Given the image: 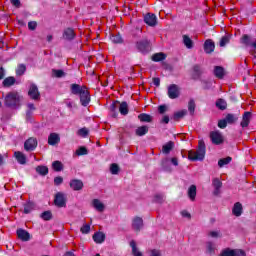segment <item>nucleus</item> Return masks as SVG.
Wrapping results in <instances>:
<instances>
[{
	"label": "nucleus",
	"mask_w": 256,
	"mask_h": 256,
	"mask_svg": "<svg viewBox=\"0 0 256 256\" xmlns=\"http://www.w3.org/2000/svg\"><path fill=\"white\" fill-rule=\"evenodd\" d=\"M5 78V68L0 67V81Z\"/></svg>",
	"instance_id": "nucleus-64"
},
{
	"label": "nucleus",
	"mask_w": 256,
	"mask_h": 256,
	"mask_svg": "<svg viewBox=\"0 0 256 256\" xmlns=\"http://www.w3.org/2000/svg\"><path fill=\"white\" fill-rule=\"evenodd\" d=\"M54 205H56V207H66L67 198H65L64 193H62V192L56 193L55 198H54Z\"/></svg>",
	"instance_id": "nucleus-5"
},
{
	"label": "nucleus",
	"mask_w": 256,
	"mask_h": 256,
	"mask_svg": "<svg viewBox=\"0 0 256 256\" xmlns=\"http://www.w3.org/2000/svg\"><path fill=\"white\" fill-rule=\"evenodd\" d=\"M136 49L140 51V53H149L151 51V41L147 38L137 41Z\"/></svg>",
	"instance_id": "nucleus-4"
},
{
	"label": "nucleus",
	"mask_w": 256,
	"mask_h": 256,
	"mask_svg": "<svg viewBox=\"0 0 256 256\" xmlns=\"http://www.w3.org/2000/svg\"><path fill=\"white\" fill-rule=\"evenodd\" d=\"M152 81H153V85H155V87H159V85H161V79L160 78L155 77V78L152 79Z\"/></svg>",
	"instance_id": "nucleus-62"
},
{
	"label": "nucleus",
	"mask_w": 256,
	"mask_h": 256,
	"mask_svg": "<svg viewBox=\"0 0 256 256\" xmlns=\"http://www.w3.org/2000/svg\"><path fill=\"white\" fill-rule=\"evenodd\" d=\"M63 39L66 41H73L75 39V30L72 28H67L63 32Z\"/></svg>",
	"instance_id": "nucleus-19"
},
{
	"label": "nucleus",
	"mask_w": 256,
	"mask_h": 256,
	"mask_svg": "<svg viewBox=\"0 0 256 256\" xmlns=\"http://www.w3.org/2000/svg\"><path fill=\"white\" fill-rule=\"evenodd\" d=\"M226 122L229 123V125H233V123H235L239 117H237V115L235 114H227L226 117Z\"/></svg>",
	"instance_id": "nucleus-40"
},
{
	"label": "nucleus",
	"mask_w": 256,
	"mask_h": 256,
	"mask_svg": "<svg viewBox=\"0 0 256 256\" xmlns=\"http://www.w3.org/2000/svg\"><path fill=\"white\" fill-rule=\"evenodd\" d=\"M154 201H155V203H163V201H165V195H163V194H156L154 196Z\"/></svg>",
	"instance_id": "nucleus-52"
},
{
	"label": "nucleus",
	"mask_w": 256,
	"mask_h": 256,
	"mask_svg": "<svg viewBox=\"0 0 256 256\" xmlns=\"http://www.w3.org/2000/svg\"><path fill=\"white\" fill-rule=\"evenodd\" d=\"M54 73H55V76L58 78L65 76V72H63V70H54Z\"/></svg>",
	"instance_id": "nucleus-60"
},
{
	"label": "nucleus",
	"mask_w": 256,
	"mask_h": 256,
	"mask_svg": "<svg viewBox=\"0 0 256 256\" xmlns=\"http://www.w3.org/2000/svg\"><path fill=\"white\" fill-rule=\"evenodd\" d=\"M28 95L34 101H39V99H41V94L39 93V88H37V85H35V84H32L30 86Z\"/></svg>",
	"instance_id": "nucleus-7"
},
{
	"label": "nucleus",
	"mask_w": 256,
	"mask_h": 256,
	"mask_svg": "<svg viewBox=\"0 0 256 256\" xmlns=\"http://www.w3.org/2000/svg\"><path fill=\"white\" fill-rule=\"evenodd\" d=\"M36 173H39V175H47L49 173V168L47 166H37L36 167Z\"/></svg>",
	"instance_id": "nucleus-44"
},
{
	"label": "nucleus",
	"mask_w": 256,
	"mask_h": 256,
	"mask_svg": "<svg viewBox=\"0 0 256 256\" xmlns=\"http://www.w3.org/2000/svg\"><path fill=\"white\" fill-rule=\"evenodd\" d=\"M112 43H123V37H121V34H112L110 37Z\"/></svg>",
	"instance_id": "nucleus-43"
},
{
	"label": "nucleus",
	"mask_w": 256,
	"mask_h": 256,
	"mask_svg": "<svg viewBox=\"0 0 256 256\" xmlns=\"http://www.w3.org/2000/svg\"><path fill=\"white\" fill-rule=\"evenodd\" d=\"M25 151H35L37 149V139L36 138H29L24 143Z\"/></svg>",
	"instance_id": "nucleus-10"
},
{
	"label": "nucleus",
	"mask_w": 256,
	"mask_h": 256,
	"mask_svg": "<svg viewBox=\"0 0 256 256\" xmlns=\"http://www.w3.org/2000/svg\"><path fill=\"white\" fill-rule=\"evenodd\" d=\"M240 43L242 45H245V47H252V49L249 50V54L256 59V40L253 41V38L251 36L244 34L240 38Z\"/></svg>",
	"instance_id": "nucleus-3"
},
{
	"label": "nucleus",
	"mask_w": 256,
	"mask_h": 256,
	"mask_svg": "<svg viewBox=\"0 0 256 256\" xmlns=\"http://www.w3.org/2000/svg\"><path fill=\"white\" fill-rule=\"evenodd\" d=\"M138 119L142 122V123H151V121H153V117L149 114H145L142 113L138 116Z\"/></svg>",
	"instance_id": "nucleus-33"
},
{
	"label": "nucleus",
	"mask_w": 256,
	"mask_h": 256,
	"mask_svg": "<svg viewBox=\"0 0 256 256\" xmlns=\"http://www.w3.org/2000/svg\"><path fill=\"white\" fill-rule=\"evenodd\" d=\"M14 157L20 165H25L27 163V156H25L23 152H20V151L14 152Z\"/></svg>",
	"instance_id": "nucleus-20"
},
{
	"label": "nucleus",
	"mask_w": 256,
	"mask_h": 256,
	"mask_svg": "<svg viewBox=\"0 0 256 256\" xmlns=\"http://www.w3.org/2000/svg\"><path fill=\"white\" fill-rule=\"evenodd\" d=\"M144 22L146 25H149V27H155V25H157V16H155V14L148 13L144 16Z\"/></svg>",
	"instance_id": "nucleus-11"
},
{
	"label": "nucleus",
	"mask_w": 256,
	"mask_h": 256,
	"mask_svg": "<svg viewBox=\"0 0 256 256\" xmlns=\"http://www.w3.org/2000/svg\"><path fill=\"white\" fill-rule=\"evenodd\" d=\"M119 112L121 115H128L129 114V104L127 102H121L119 105Z\"/></svg>",
	"instance_id": "nucleus-31"
},
{
	"label": "nucleus",
	"mask_w": 256,
	"mask_h": 256,
	"mask_svg": "<svg viewBox=\"0 0 256 256\" xmlns=\"http://www.w3.org/2000/svg\"><path fill=\"white\" fill-rule=\"evenodd\" d=\"M17 236H18V238L21 239V241H29V239H30L29 232H27L23 229L17 230Z\"/></svg>",
	"instance_id": "nucleus-26"
},
{
	"label": "nucleus",
	"mask_w": 256,
	"mask_h": 256,
	"mask_svg": "<svg viewBox=\"0 0 256 256\" xmlns=\"http://www.w3.org/2000/svg\"><path fill=\"white\" fill-rule=\"evenodd\" d=\"M212 185L214 187V195H219V193H221V187H223V183L221 182V180H219V178H214L212 181Z\"/></svg>",
	"instance_id": "nucleus-22"
},
{
	"label": "nucleus",
	"mask_w": 256,
	"mask_h": 256,
	"mask_svg": "<svg viewBox=\"0 0 256 256\" xmlns=\"http://www.w3.org/2000/svg\"><path fill=\"white\" fill-rule=\"evenodd\" d=\"M81 233L87 234L89 233V231H91V225L89 224H84L81 228H80Z\"/></svg>",
	"instance_id": "nucleus-53"
},
{
	"label": "nucleus",
	"mask_w": 256,
	"mask_h": 256,
	"mask_svg": "<svg viewBox=\"0 0 256 256\" xmlns=\"http://www.w3.org/2000/svg\"><path fill=\"white\" fill-rule=\"evenodd\" d=\"M227 120L224 118L222 120L218 121V127L219 129H225V127H227Z\"/></svg>",
	"instance_id": "nucleus-55"
},
{
	"label": "nucleus",
	"mask_w": 256,
	"mask_h": 256,
	"mask_svg": "<svg viewBox=\"0 0 256 256\" xmlns=\"http://www.w3.org/2000/svg\"><path fill=\"white\" fill-rule=\"evenodd\" d=\"M21 101H23V96H21L17 91H11L6 94L4 98V105L11 109H16V107L21 106Z\"/></svg>",
	"instance_id": "nucleus-1"
},
{
	"label": "nucleus",
	"mask_w": 256,
	"mask_h": 256,
	"mask_svg": "<svg viewBox=\"0 0 256 256\" xmlns=\"http://www.w3.org/2000/svg\"><path fill=\"white\" fill-rule=\"evenodd\" d=\"M110 173L112 175H119V165H117L116 163L111 164Z\"/></svg>",
	"instance_id": "nucleus-48"
},
{
	"label": "nucleus",
	"mask_w": 256,
	"mask_h": 256,
	"mask_svg": "<svg viewBox=\"0 0 256 256\" xmlns=\"http://www.w3.org/2000/svg\"><path fill=\"white\" fill-rule=\"evenodd\" d=\"M60 141H61V137H59V134L57 133H51L48 136V145L55 146V145H58Z\"/></svg>",
	"instance_id": "nucleus-18"
},
{
	"label": "nucleus",
	"mask_w": 256,
	"mask_h": 256,
	"mask_svg": "<svg viewBox=\"0 0 256 256\" xmlns=\"http://www.w3.org/2000/svg\"><path fill=\"white\" fill-rule=\"evenodd\" d=\"M87 89V86H81L79 84H71L70 91L72 95H79Z\"/></svg>",
	"instance_id": "nucleus-14"
},
{
	"label": "nucleus",
	"mask_w": 256,
	"mask_h": 256,
	"mask_svg": "<svg viewBox=\"0 0 256 256\" xmlns=\"http://www.w3.org/2000/svg\"><path fill=\"white\" fill-rule=\"evenodd\" d=\"M167 111V106L166 105H160L158 107V113H160V115H163V113H165Z\"/></svg>",
	"instance_id": "nucleus-59"
},
{
	"label": "nucleus",
	"mask_w": 256,
	"mask_h": 256,
	"mask_svg": "<svg viewBox=\"0 0 256 256\" xmlns=\"http://www.w3.org/2000/svg\"><path fill=\"white\" fill-rule=\"evenodd\" d=\"M79 97L80 103L83 107H87L91 102V96L89 95V90L87 88L79 94Z\"/></svg>",
	"instance_id": "nucleus-8"
},
{
	"label": "nucleus",
	"mask_w": 256,
	"mask_h": 256,
	"mask_svg": "<svg viewBox=\"0 0 256 256\" xmlns=\"http://www.w3.org/2000/svg\"><path fill=\"white\" fill-rule=\"evenodd\" d=\"M174 147H175V143L173 141H169L168 143L162 146V153H164V155H169V153L173 151Z\"/></svg>",
	"instance_id": "nucleus-24"
},
{
	"label": "nucleus",
	"mask_w": 256,
	"mask_h": 256,
	"mask_svg": "<svg viewBox=\"0 0 256 256\" xmlns=\"http://www.w3.org/2000/svg\"><path fill=\"white\" fill-rule=\"evenodd\" d=\"M52 217H53V214L51 213V211H45L41 214V218L44 221H51Z\"/></svg>",
	"instance_id": "nucleus-47"
},
{
	"label": "nucleus",
	"mask_w": 256,
	"mask_h": 256,
	"mask_svg": "<svg viewBox=\"0 0 256 256\" xmlns=\"http://www.w3.org/2000/svg\"><path fill=\"white\" fill-rule=\"evenodd\" d=\"M183 43L187 49H193V40L187 35H183Z\"/></svg>",
	"instance_id": "nucleus-37"
},
{
	"label": "nucleus",
	"mask_w": 256,
	"mask_h": 256,
	"mask_svg": "<svg viewBox=\"0 0 256 256\" xmlns=\"http://www.w3.org/2000/svg\"><path fill=\"white\" fill-rule=\"evenodd\" d=\"M77 135H79V137H87L89 130L87 128H81L78 130Z\"/></svg>",
	"instance_id": "nucleus-51"
},
{
	"label": "nucleus",
	"mask_w": 256,
	"mask_h": 256,
	"mask_svg": "<svg viewBox=\"0 0 256 256\" xmlns=\"http://www.w3.org/2000/svg\"><path fill=\"white\" fill-rule=\"evenodd\" d=\"M26 71H27V66H25V64H18L16 68L17 77H22L23 75H25Z\"/></svg>",
	"instance_id": "nucleus-32"
},
{
	"label": "nucleus",
	"mask_w": 256,
	"mask_h": 256,
	"mask_svg": "<svg viewBox=\"0 0 256 256\" xmlns=\"http://www.w3.org/2000/svg\"><path fill=\"white\" fill-rule=\"evenodd\" d=\"M206 251L208 255H215V244L213 242H207Z\"/></svg>",
	"instance_id": "nucleus-39"
},
{
	"label": "nucleus",
	"mask_w": 256,
	"mask_h": 256,
	"mask_svg": "<svg viewBox=\"0 0 256 256\" xmlns=\"http://www.w3.org/2000/svg\"><path fill=\"white\" fill-rule=\"evenodd\" d=\"M216 107L220 109V111H225V109H227V102L220 98L216 101Z\"/></svg>",
	"instance_id": "nucleus-38"
},
{
	"label": "nucleus",
	"mask_w": 256,
	"mask_h": 256,
	"mask_svg": "<svg viewBox=\"0 0 256 256\" xmlns=\"http://www.w3.org/2000/svg\"><path fill=\"white\" fill-rule=\"evenodd\" d=\"M52 168L54 169V171L57 172L63 171V163H61V161L56 160L52 163Z\"/></svg>",
	"instance_id": "nucleus-45"
},
{
	"label": "nucleus",
	"mask_w": 256,
	"mask_h": 256,
	"mask_svg": "<svg viewBox=\"0 0 256 256\" xmlns=\"http://www.w3.org/2000/svg\"><path fill=\"white\" fill-rule=\"evenodd\" d=\"M209 136L213 145H221L224 141L223 134L219 131H212Z\"/></svg>",
	"instance_id": "nucleus-6"
},
{
	"label": "nucleus",
	"mask_w": 256,
	"mask_h": 256,
	"mask_svg": "<svg viewBox=\"0 0 256 256\" xmlns=\"http://www.w3.org/2000/svg\"><path fill=\"white\" fill-rule=\"evenodd\" d=\"M214 75L218 79H223V77H225V70L221 66H215Z\"/></svg>",
	"instance_id": "nucleus-29"
},
{
	"label": "nucleus",
	"mask_w": 256,
	"mask_h": 256,
	"mask_svg": "<svg viewBox=\"0 0 256 256\" xmlns=\"http://www.w3.org/2000/svg\"><path fill=\"white\" fill-rule=\"evenodd\" d=\"M150 256H161V251L157 249H153L150 251Z\"/></svg>",
	"instance_id": "nucleus-61"
},
{
	"label": "nucleus",
	"mask_w": 256,
	"mask_h": 256,
	"mask_svg": "<svg viewBox=\"0 0 256 256\" xmlns=\"http://www.w3.org/2000/svg\"><path fill=\"white\" fill-rule=\"evenodd\" d=\"M62 183H63V177L57 176V177L54 178V185L59 186V185H61Z\"/></svg>",
	"instance_id": "nucleus-58"
},
{
	"label": "nucleus",
	"mask_w": 256,
	"mask_h": 256,
	"mask_svg": "<svg viewBox=\"0 0 256 256\" xmlns=\"http://www.w3.org/2000/svg\"><path fill=\"white\" fill-rule=\"evenodd\" d=\"M130 247L132 248L133 256H143V253H141V251H139V248H137V242H135V240H132L130 242Z\"/></svg>",
	"instance_id": "nucleus-27"
},
{
	"label": "nucleus",
	"mask_w": 256,
	"mask_h": 256,
	"mask_svg": "<svg viewBox=\"0 0 256 256\" xmlns=\"http://www.w3.org/2000/svg\"><path fill=\"white\" fill-rule=\"evenodd\" d=\"M229 41H231V36L229 35H225L220 39V47H225V45H227V43H229Z\"/></svg>",
	"instance_id": "nucleus-46"
},
{
	"label": "nucleus",
	"mask_w": 256,
	"mask_h": 256,
	"mask_svg": "<svg viewBox=\"0 0 256 256\" xmlns=\"http://www.w3.org/2000/svg\"><path fill=\"white\" fill-rule=\"evenodd\" d=\"M231 161H233V158H231L229 156L226 158H222L218 161V166L225 167V165H229V163H231Z\"/></svg>",
	"instance_id": "nucleus-41"
},
{
	"label": "nucleus",
	"mask_w": 256,
	"mask_h": 256,
	"mask_svg": "<svg viewBox=\"0 0 256 256\" xmlns=\"http://www.w3.org/2000/svg\"><path fill=\"white\" fill-rule=\"evenodd\" d=\"M92 205L96 211H99V213H103L105 211V204H103L99 199H94L92 201Z\"/></svg>",
	"instance_id": "nucleus-23"
},
{
	"label": "nucleus",
	"mask_w": 256,
	"mask_h": 256,
	"mask_svg": "<svg viewBox=\"0 0 256 256\" xmlns=\"http://www.w3.org/2000/svg\"><path fill=\"white\" fill-rule=\"evenodd\" d=\"M185 115H187V110L178 111V112L174 113L173 120L181 121V119H183L185 117Z\"/></svg>",
	"instance_id": "nucleus-36"
},
{
	"label": "nucleus",
	"mask_w": 256,
	"mask_h": 256,
	"mask_svg": "<svg viewBox=\"0 0 256 256\" xmlns=\"http://www.w3.org/2000/svg\"><path fill=\"white\" fill-rule=\"evenodd\" d=\"M135 133L138 137H143V135H147V133H149V127L148 126H140L136 129Z\"/></svg>",
	"instance_id": "nucleus-30"
},
{
	"label": "nucleus",
	"mask_w": 256,
	"mask_h": 256,
	"mask_svg": "<svg viewBox=\"0 0 256 256\" xmlns=\"http://www.w3.org/2000/svg\"><path fill=\"white\" fill-rule=\"evenodd\" d=\"M251 117H252L251 112H244L242 116V121L240 123L241 127L243 128L249 127V123H251Z\"/></svg>",
	"instance_id": "nucleus-17"
},
{
	"label": "nucleus",
	"mask_w": 256,
	"mask_h": 256,
	"mask_svg": "<svg viewBox=\"0 0 256 256\" xmlns=\"http://www.w3.org/2000/svg\"><path fill=\"white\" fill-rule=\"evenodd\" d=\"M89 151L85 146H81L79 149L76 150V155L81 156V155H87Z\"/></svg>",
	"instance_id": "nucleus-49"
},
{
	"label": "nucleus",
	"mask_w": 256,
	"mask_h": 256,
	"mask_svg": "<svg viewBox=\"0 0 256 256\" xmlns=\"http://www.w3.org/2000/svg\"><path fill=\"white\" fill-rule=\"evenodd\" d=\"M188 197L190 200L195 201V197H197V186L191 185L188 189Z\"/></svg>",
	"instance_id": "nucleus-28"
},
{
	"label": "nucleus",
	"mask_w": 256,
	"mask_h": 256,
	"mask_svg": "<svg viewBox=\"0 0 256 256\" xmlns=\"http://www.w3.org/2000/svg\"><path fill=\"white\" fill-rule=\"evenodd\" d=\"M167 59V55L163 52L156 53L152 56V61H155L156 63L159 61H165Z\"/></svg>",
	"instance_id": "nucleus-34"
},
{
	"label": "nucleus",
	"mask_w": 256,
	"mask_h": 256,
	"mask_svg": "<svg viewBox=\"0 0 256 256\" xmlns=\"http://www.w3.org/2000/svg\"><path fill=\"white\" fill-rule=\"evenodd\" d=\"M179 95H181V93L179 92V86H177V84H172L168 87V97L170 99H177Z\"/></svg>",
	"instance_id": "nucleus-9"
},
{
	"label": "nucleus",
	"mask_w": 256,
	"mask_h": 256,
	"mask_svg": "<svg viewBox=\"0 0 256 256\" xmlns=\"http://www.w3.org/2000/svg\"><path fill=\"white\" fill-rule=\"evenodd\" d=\"M27 107H28V111H27V117H29L31 115V111H35V104L33 103H28L27 104Z\"/></svg>",
	"instance_id": "nucleus-57"
},
{
	"label": "nucleus",
	"mask_w": 256,
	"mask_h": 256,
	"mask_svg": "<svg viewBox=\"0 0 256 256\" xmlns=\"http://www.w3.org/2000/svg\"><path fill=\"white\" fill-rule=\"evenodd\" d=\"M15 83H17V79L13 76H9L3 80L2 85L3 87H13Z\"/></svg>",
	"instance_id": "nucleus-25"
},
{
	"label": "nucleus",
	"mask_w": 256,
	"mask_h": 256,
	"mask_svg": "<svg viewBox=\"0 0 256 256\" xmlns=\"http://www.w3.org/2000/svg\"><path fill=\"white\" fill-rule=\"evenodd\" d=\"M233 251H234V249L226 248V249L222 250V252L220 253L219 256H233Z\"/></svg>",
	"instance_id": "nucleus-50"
},
{
	"label": "nucleus",
	"mask_w": 256,
	"mask_h": 256,
	"mask_svg": "<svg viewBox=\"0 0 256 256\" xmlns=\"http://www.w3.org/2000/svg\"><path fill=\"white\" fill-rule=\"evenodd\" d=\"M204 51L208 55H211L215 51V42L211 39H208L204 42Z\"/></svg>",
	"instance_id": "nucleus-13"
},
{
	"label": "nucleus",
	"mask_w": 256,
	"mask_h": 256,
	"mask_svg": "<svg viewBox=\"0 0 256 256\" xmlns=\"http://www.w3.org/2000/svg\"><path fill=\"white\" fill-rule=\"evenodd\" d=\"M232 213L235 217H241L243 215V205L241 202H236L232 208Z\"/></svg>",
	"instance_id": "nucleus-16"
},
{
	"label": "nucleus",
	"mask_w": 256,
	"mask_h": 256,
	"mask_svg": "<svg viewBox=\"0 0 256 256\" xmlns=\"http://www.w3.org/2000/svg\"><path fill=\"white\" fill-rule=\"evenodd\" d=\"M188 159L190 161H203L205 159V141L199 140L197 150L188 152Z\"/></svg>",
	"instance_id": "nucleus-2"
},
{
	"label": "nucleus",
	"mask_w": 256,
	"mask_h": 256,
	"mask_svg": "<svg viewBox=\"0 0 256 256\" xmlns=\"http://www.w3.org/2000/svg\"><path fill=\"white\" fill-rule=\"evenodd\" d=\"M202 75H203V68L201 67V65L199 64L194 65L193 73H192L193 79H200Z\"/></svg>",
	"instance_id": "nucleus-21"
},
{
	"label": "nucleus",
	"mask_w": 256,
	"mask_h": 256,
	"mask_svg": "<svg viewBox=\"0 0 256 256\" xmlns=\"http://www.w3.org/2000/svg\"><path fill=\"white\" fill-rule=\"evenodd\" d=\"M132 229L134 231H136L137 233H139V231H141V229H143V218L135 217L132 220Z\"/></svg>",
	"instance_id": "nucleus-12"
},
{
	"label": "nucleus",
	"mask_w": 256,
	"mask_h": 256,
	"mask_svg": "<svg viewBox=\"0 0 256 256\" xmlns=\"http://www.w3.org/2000/svg\"><path fill=\"white\" fill-rule=\"evenodd\" d=\"M93 239L95 243H103V241H105V234L103 232H96L93 235Z\"/></svg>",
	"instance_id": "nucleus-35"
},
{
	"label": "nucleus",
	"mask_w": 256,
	"mask_h": 256,
	"mask_svg": "<svg viewBox=\"0 0 256 256\" xmlns=\"http://www.w3.org/2000/svg\"><path fill=\"white\" fill-rule=\"evenodd\" d=\"M12 5H14V7H21V1L19 0H10Z\"/></svg>",
	"instance_id": "nucleus-63"
},
{
	"label": "nucleus",
	"mask_w": 256,
	"mask_h": 256,
	"mask_svg": "<svg viewBox=\"0 0 256 256\" xmlns=\"http://www.w3.org/2000/svg\"><path fill=\"white\" fill-rule=\"evenodd\" d=\"M70 187L73 191H81L84 187L83 181L79 179H72L70 181Z\"/></svg>",
	"instance_id": "nucleus-15"
},
{
	"label": "nucleus",
	"mask_w": 256,
	"mask_h": 256,
	"mask_svg": "<svg viewBox=\"0 0 256 256\" xmlns=\"http://www.w3.org/2000/svg\"><path fill=\"white\" fill-rule=\"evenodd\" d=\"M28 29L30 31H35L37 29V22L35 21L28 22Z\"/></svg>",
	"instance_id": "nucleus-56"
},
{
	"label": "nucleus",
	"mask_w": 256,
	"mask_h": 256,
	"mask_svg": "<svg viewBox=\"0 0 256 256\" xmlns=\"http://www.w3.org/2000/svg\"><path fill=\"white\" fill-rule=\"evenodd\" d=\"M195 107H197V105L195 104V100L190 99L188 102V111L190 115H195Z\"/></svg>",
	"instance_id": "nucleus-42"
},
{
	"label": "nucleus",
	"mask_w": 256,
	"mask_h": 256,
	"mask_svg": "<svg viewBox=\"0 0 256 256\" xmlns=\"http://www.w3.org/2000/svg\"><path fill=\"white\" fill-rule=\"evenodd\" d=\"M232 256H247V254H246L245 251H243V250L234 249Z\"/></svg>",
	"instance_id": "nucleus-54"
}]
</instances>
